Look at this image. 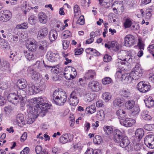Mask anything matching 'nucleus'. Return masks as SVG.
<instances>
[{"label": "nucleus", "mask_w": 154, "mask_h": 154, "mask_svg": "<svg viewBox=\"0 0 154 154\" xmlns=\"http://www.w3.org/2000/svg\"><path fill=\"white\" fill-rule=\"evenodd\" d=\"M102 98L106 102H108L111 98V94L108 92H105L103 94Z\"/></svg>", "instance_id": "c03bdc74"}, {"label": "nucleus", "mask_w": 154, "mask_h": 154, "mask_svg": "<svg viewBox=\"0 0 154 154\" xmlns=\"http://www.w3.org/2000/svg\"><path fill=\"white\" fill-rule=\"evenodd\" d=\"M6 100L3 97L0 95V106L4 105L6 102Z\"/></svg>", "instance_id": "338daca9"}, {"label": "nucleus", "mask_w": 154, "mask_h": 154, "mask_svg": "<svg viewBox=\"0 0 154 154\" xmlns=\"http://www.w3.org/2000/svg\"><path fill=\"white\" fill-rule=\"evenodd\" d=\"M135 122V120L131 118H126L124 121L123 123L124 125L126 127L131 126Z\"/></svg>", "instance_id": "c756f323"}, {"label": "nucleus", "mask_w": 154, "mask_h": 154, "mask_svg": "<svg viewBox=\"0 0 154 154\" xmlns=\"http://www.w3.org/2000/svg\"><path fill=\"white\" fill-rule=\"evenodd\" d=\"M19 38L18 36L16 35H13L11 36H9L8 40L12 44H16L18 41Z\"/></svg>", "instance_id": "37998d69"}, {"label": "nucleus", "mask_w": 154, "mask_h": 154, "mask_svg": "<svg viewBox=\"0 0 154 154\" xmlns=\"http://www.w3.org/2000/svg\"><path fill=\"white\" fill-rule=\"evenodd\" d=\"M88 86L89 88L94 92H98L102 89L101 84L98 82L94 80L88 83Z\"/></svg>", "instance_id": "423d86ee"}, {"label": "nucleus", "mask_w": 154, "mask_h": 154, "mask_svg": "<svg viewBox=\"0 0 154 154\" xmlns=\"http://www.w3.org/2000/svg\"><path fill=\"white\" fill-rule=\"evenodd\" d=\"M153 125L151 124H147L144 126V128L147 131H151L153 128Z\"/></svg>", "instance_id": "0e129e2a"}, {"label": "nucleus", "mask_w": 154, "mask_h": 154, "mask_svg": "<svg viewBox=\"0 0 154 154\" xmlns=\"http://www.w3.org/2000/svg\"><path fill=\"white\" fill-rule=\"evenodd\" d=\"M143 73V69L139 64L137 63L135 67L131 72L132 79L137 80L139 79L142 76Z\"/></svg>", "instance_id": "7ed1b4c3"}, {"label": "nucleus", "mask_w": 154, "mask_h": 154, "mask_svg": "<svg viewBox=\"0 0 154 154\" xmlns=\"http://www.w3.org/2000/svg\"><path fill=\"white\" fill-rule=\"evenodd\" d=\"M116 114L119 119L122 120L125 119L126 115L125 112L122 109L117 110L116 112Z\"/></svg>", "instance_id": "c85d7f7f"}, {"label": "nucleus", "mask_w": 154, "mask_h": 154, "mask_svg": "<svg viewBox=\"0 0 154 154\" xmlns=\"http://www.w3.org/2000/svg\"><path fill=\"white\" fill-rule=\"evenodd\" d=\"M32 66L33 67L34 66L35 68L37 69L38 71H41L43 66L42 63H41L40 61H37Z\"/></svg>", "instance_id": "49530a36"}, {"label": "nucleus", "mask_w": 154, "mask_h": 154, "mask_svg": "<svg viewBox=\"0 0 154 154\" xmlns=\"http://www.w3.org/2000/svg\"><path fill=\"white\" fill-rule=\"evenodd\" d=\"M33 101L36 103H35V105L33 106L31 105H28L27 111L32 112V114L35 115L36 117L37 116H45L48 111V104L44 103L43 100L41 97L34 98Z\"/></svg>", "instance_id": "f257e3e1"}, {"label": "nucleus", "mask_w": 154, "mask_h": 154, "mask_svg": "<svg viewBox=\"0 0 154 154\" xmlns=\"http://www.w3.org/2000/svg\"><path fill=\"white\" fill-rule=\"evenodd\" d=\"M135 43L134 37L132 35L128 34L127 35L125 38V46L130 47L134 45Z\"/></svg>", "instance_id": "9b49d317"}, {"label": "nucleus", "mask_w": 154, "mask_h": 154, "mask_svg": "<svg viewBox=\"0 0 154 154\" xmlns=\"http://www.w3.org/2000/svg\"><path fill=\"white\" fill-rule=\"evenodd\" d=\"M79 98L77 96V93L76 91H72L70 95L69 102L70 105L76 106L79 103Z\"/></svg>", "instance_id": "1a4fd4ad"}, {"label": "nucleus", "mask_w": 154, "mask_h": 154, "mask_svg": "<svg viewBox=\"0 0 154 154\" xmlns=\"http://www.w3.org/2000/svg\"><path fill=\"white\" fill-rule=\"evenodd\" d=\"M35 17L34 15H32L28 19V21L31 24L33 25L35 24Z\"/></svg>", "instance_id": "13d9d810"}, {"label": "nucleus", "mask_w": 154, "mask_h": 154, "mask_svg": "<svg viewBox=\"0 0 154 154\" xmlns=\"http://www.w3.org/2000/svg\"><path fill=\"white\" fill-rule=\"evenodd\" d=\"M119 59L117 60V61L116 63V66L120 69H126L127 64L128 63L127 62H125Z\"/></svg>", "instance_id": "b1692460"}, {"label": "nucleus", "mask_w": 154, "mask_h": 154, "mask_svg": "<svg viewBox=\"0 0 154 154\" xmlns=\"http://www.w3.org/2000/svg\"><path fill=\"white\" fill-rule=\"evenodd\" d=\"M95 96V94H94L91 93H88L85 96V100L90 102L94 99Z\"/></svg>", "instance_id": "4c0bfd02"}, {"label": "nucleus", "mask_w": 154, "mask_h": 154, "mask_svg": "<svg viewBox=\"0 0 154 154\" xmlns=\"http://www.w3.org/2000/svg\"><path fill=\"white\" fill-rule=\"evenodd\" d=\"M28 89V93L30 95L38 93L41 91L40 88L37 87H35L34 85L32 83L29 85Z\"/></svg>", "instance_id": "dca6fc26"}, {"label": "nucleus", "mask_w": 154, "mask_h": 154, "mask_svg": "<svg viewBox=\"0 0 154 154\" xmlns=\"http://www.w3.org/2000/svg\"><path fill=\"white\" fill-rule=\"evenodd\" d=\"M63 74L66 79L68 80L74 79L77 75L75 69L71 66H68L66 68Z\"/></svg>", "instance_id": "20e7f679"}, {"label": "nucleus", "mask_w": 154, "mask_h": 154, "mask_svg": "<svg viewBox=\"0 0 154 154\" xmlns=\"http://www.w3.org/2000/svg\"><path fill=\"white\" fill-rule=\"evenodd\" d=\"M113 140L115 142L119 143L121 142L122 139L125 136L123 132L119 129L115 130L113 133Z\"/></svg>", "instance_id": "0eeeda50"}, {"label": "nucleus", "mask_w": 154, "mask_h": 154, "mask_svg": "<svg viewBox=\"0 0 154 154\" xmlns=\"http://www.w3.org/2000/svg\"><path fill=\"white\" fill-rule=\"evenodd\" d=\"M96 76V73L95 70L90 69L85 73L84 77L86 79H90L94 78Z\"/></svg>", "instance_id": "6ab92c4d"}, {"label": "nucleus", "mask_w": 154, "mask_h": 154, "mask_svg": "<svg viewBox=\"0 0 154 154\" xmlns=\"http://www.w3.org/2000/svg\"><path fill=\"white\" fill-rule=\"evenodd\" d=\"M24 53L26 59L29 61L33 59V54L31 52L24 50Z\"/></svg>", "instance_id": "a19ab883"}, {"label": "nucleus", "mask_w": 154, "mask_h": 154, "mask_svg": "<svg viewBox=\"0 0 154 154\" xmlns=\"http://www.w3.org/2000/svg\"><path fill=\"white\" fill-rule=\"evenodd\" d=\"M57 33L56 31L52 30L49 34V38L51 42L54 41L57 38Z\"/></svg>", "instance_id": "7c9ffc66"}, {"label": "nucleus", "mask_w": 154, "mask_h": 154, "mask_svg": "<svg viewBox=\"0 0 154 154\" xmlns=\"http://www.w3.org/2000/svg\"><path fill=\"white\" fill-rule=\"evenodd\" d=\"M120 94L121 96L125 98H128L131 94L130 91L127 88H123L120 91Z\"/></svg>", "instance_id": "cd10ccee"}, {"label": "nucleus", "mask_w": 154, "mask_h": 154, "mask_svg": "<svg viewBox=\"0 0 154 154\" xmlns=\"http://www.w3.org/2000/svg\"><path fill=\"white\" fill-rule=\"evenodd\" d=\"M42 150V148L40 145H37L35 148V150L37 154H42V152L41 153Z\"/></svg>", "instance_id": "680f3d73"}, {"label": "nucleus", "mask_w": 154, "mask_h": 154, "mask_svg": "<svg viewBox=\"0 0 154 154\" xmlns=\"http://www.w3.org/2000/svg\"><path fill=\"white\" fill-rule=\"evenodd\" d=\"M114 5H115L117 8L118 11H119L121 13L123 12L124 8L122 2L119 1L117 3L115 2V4L113 5L112 6V7Z\"/></svg>", "instance_id": "58836bf2"}, {"label": "nucleus", "mask_w": 154, "mask_h": 154, "mask_svg": "<svg viewBox=\"0 0 154 154\" xmlns=\"http://www.w3.org/2000/svg\"><path fill=\"white\" fill-rule=\"evenodd\" d=\"M112 81L111 79L109 77H106L103 79L102 84L104 85H106L110 84Z\"/></svg>", "instance_id": "864d4df0"}, {"label": "nucleus", "mask_w": 154, "mask_h": 154, "mask_svg": "<svg viewBox=\"0 0 154 154\" xmlns=\"http://www.w3.org/2000/svg\"><path fill=\"white\" fill-rule=\"evenodd\" d=\"M143 118L146 121L151 120L152 117L149 114V112L147 110H143L141 113Z\"/></svg>", "instance_id": "72a5a7b5"}, {"label": "nucleus", "mask_w": 154, "mask_h": 154, "mask_svg": "<svg viewBox=\"0 0 154 154\" xmlns=\"http://www.w3.org/2000/svg\"><path fill=\"white\" fill-rule=\"evenodd\" d=\"M57 55L52 52H50V55L49 56V60L51 62L55 61L57 60L56 57H55Z\"/></svg>", "instance_id": "603ef678"}, {"label": "nucleus", "mask_w": 154, "mask_h": 154, "mask_svg": "<svg viewBox=\"0 0 154 154\" xmlns=\"http://www.w3.org/2000/svg\"><path fill=\"white\" fill-rule=\"evenodd\" d=\"M0 48L3 50L8 49L10 48L9 44L8 42L1 37H0Z\"/></svg>", "instance_id": "393cba45"}, {"label": "nucleus", "mask_w": 154, "mask_h": 154, "mask_svg": "<svg viewBox=\"0 0 154 154\" xmlns=\"http://www.w3.org/2000/svg\"><path fill=\"white\" fill-rule=\"evenodd\" d=\"M69 42L66 40H64L62 42L63 49L64 50H66L69 47Z\"/></svg>", "instance_id": "6e6d98bb"}, {"label": "nucleus", "mask_w": 154, "mask_h": 154, "mask_svg": "<svg viewBox=\"0 0 154 154\" xmlns=\"http://www.w3.org/2000/svg\"><path fill=\"white\" fill-rule=\"evenodd\" d=\"M27 71L32 74V78L35 80L38 79L40 76L39 73L34 71L32 66H31L28 68Z\"/></svg>", "instance_id": "412c9836"}, {"label": "nucleus", "mask_w": 154, "mask_h": 154, "mask_svg": "<svg viewBox=\"0 0 154 154\" xmlns=\"http://www.w3.org/2000/svg\"><path fill=\"white\" fill-rule=\"evenodd\" d=\"M119 59L117 60V61L116 63V66L120 69H126L127 64L128 63L127 62H125Z\"/></svg>", "instance_id": "5701e85b"}, {"label": "nucleus", "mask_w": 154, "mask_h": 154, "mask_svg": "<svg viewBox=\"0 0 154 154\" xmlns=\"http://www.w3.org/2000/svg\"><path fill=\"white\" fill-rule=\"evenodd\" d=\"M139 112V108L138 106H134L132 114L133 115L137 114Z\"/></svg>", "instance_id": "052dcab7"}, {"label": "nucleus", "mask_w": 154, "mask_h": 154, "mask_svg": "<svg viewBox=\"0 0 154 154\" xmlns=\"http://www.w3.org/2000/svg\"><path fill=\"white\" fill-rule=\"evenodd\" d=\"M86 110L88 113H93L96 111L95 106L94 105H91L90 106L87 107Z\"/></svg>", "instance_id": "8fccbe9b"}, {"label": "nucleus", "mask_w": 154, "mask_h": 154, "mask_svg": "<svg viewBox=\"0 0 154 154\" xmlns=\"http://www.w3.org/2000/svg\"><path fill=\"white\" fill-rule=\"evenodd\" d=\"M131 29L134 31H138L140 30V27L138 24H135L132 25L131 27Z\"/></svg>", "instance_id": "69168bd1"}, {"label": "nucleus", "mask_w": 154, "mask_h": 154, "mask_svg": "<svg viewBox=\"0 0 154 154\" xmlns=\"http://www.w3.org/2000/svg\"><path fill=\"white\" fill-rule=\"evenodd\" d=\"M49 68L51 69V72L53 73H57L59 72L57 69V66H49Z\"/></svg>", "instance_id": "5fc2aeb1"}, {"label": "nucleus", "mask_w": 154, "mask_h": 154, "mask_svg": "<svg viewBox=\"0 0 154 154\" xmlns=\"http://www.w3.org/2000/svg\"><path fill=\"white\" fill-rule=\"evenodd\" d=\"M120 143V146L122 148H125L128 151H131L133 149V146L128 138L125 136L122 139L121 142Z\"/></svg>", "instance_id": "39448f33"}, {"label": "nucleus", "mask_w": 154, "mask_h": 154, "mask_svg": "<svg viewBox=\"0 0 154 154\" xmlns=\"http://www.w3.org/2000/svg\"><path fill=\"white\" fill-rule=\"evenodd\" d=\"M118 59L124 61L128 60L130 59L128 53L125 51H122L119 52L117 54Z\"/></svg>", "instance_id": "2eb2a0df"}, {"label": "nucleus", "mask_w": 154, "mask_h": 154, "mask_svg": "<svg viewBox=\"0 0 154 154\" xmlns=\"http://www.w3.org/2000/svg\"><path fill=\"white\" fill-rule=\"evenodd\" d=\"M17 94L19 98L20 102L21 103V105L23 106L24 104V99L26 96V92L23 90L20 89L17 92Z\"/></svg>", "instance_id": "f3484780"}, {"label": "nucleus", "mask_w": 154, "mask_h": 154, "mask_svg": "<svg viewBox=\"0 0 154 154\" xmlns=\"http://www.w3.org/2000/svg\"><path fill=\"white\" fill-rule=\"evenodd\" d=\"M24 117L23 115L22 114L20 113L18 114L16 117V120L17 122V124L18 126H20L21 123H22L24 121Z\"/></svg>", "instance_id": "473e14b6"}, {"label": "nucleus", "mask_w": 154, "mask_h": 154, "mask_svg": "<svg viewBox=\"0 0 154 154\" xmlns=\"http://www.w3.org/2000/svg\"><path fill=\"white\" fill-rule=\"evenodd\" d=\"M144 101L146 106L148 108L152 107L154 105V101L151 97H149L148 99L145 100Z\"/></svg>", "instance_id": "ea45409f"}, {"label": "nucleus", "mask_w": 154, "mask_h": 154, "mask_svg": "<svg viewBox=\"0 0 154 154\" xmlns=\"http://www.w3.org/2000/svg\"><path fill=\"white\" fill-rule=\"evenodd\" d=\"M124 100L123 99L117 97L114 99L113 102V106L116 107H119L122 106Z\"/></svg>", "instance_id": "bb28decb"}, {"label": "nucleus", "mask_w": 154, "mask_h": 154, "mask_svg": "<svg viewBox=\"0 0 154 154\" xmlns=\"http://www.w3.org/2000/svg\"><path fill=\"white\" fill-rule=\"evenodd\" d=\"M11 17V13L9 11L5 10L0 11V21L6 22L8 21Z\"/></svg>", "instance_id": "6e6552de"}, {"label": "nucleus", "mask_w": 154, "mask_h": 154, "mask_svg": "<svg viewBox=\"0 0 154 154\" xmlns=\"http://www.w3.org/2000/svg\"><path fill=\"white\" fill-rule=\"evenodd\" d=\"M135 102L132 100H130L127 101L125 103V107L128 109L133 108L135 105Z\"/></svg>", "instance_id": "f704fd0d"}, {"label": "nucleus", "mask_w": 154, "mask_h": 154, "mask_svg": "<svg viewBox=\"0 0 154 154\" xmlns=\"http://www.w3.org/2000/svg\"><path fill=\"white\" fill-rule=\"evenodd\" d=\"M27 85L26 80L23 79H21L18 80L17 82V86L20 89L26 88Z\"/></svg>", "instance_id": "4be33fe9"}, {"label": "nucleus", "mask_w": 154, "mask_h": 154, "mask_svg": "<svg viewBox=\"0 0 154 154\" xmlns=\"http://www.w3.org/2000/svg\"><path fill=\"white\" fill-rule=\"evenodd\" d=\"M150 88V86L145 84L143 81L139 82L137 85V88L141 92L145 93L148 91Z\"/></svg>", "instance_id": "f8f14e48"}, {"label": "nucleus", "mask_w": 154, "mask_h": 154, "mask_svg": "<svg viewBox=\"0 0 154 154\" xmlns=\"http://www.w3.org/2000/svg\"><path fill=\"white\" fill-rule=\"evenodd\" d=\"M138 45L139 47L140 50H144V44L143 43V42L140 39H138Z\"/></svg>", "instance_id": "774afa93"}, {"label": "nucleus", "mask_w": 154, "mask_h": 154, "mask_svg": "<svg viewBox=\"0 0 154 154\" xmlns=\"http://www.w3.org/2000/svg\"><path fill=\"white\" fill-rule=\"evenodd\" d=\"M77 23L81 25H83L85 23L84 18L83 16H80L77 21Z\"/></svg>", "instance_id": "4d7b16f0"}, {"label": "nucleus", "mask_w": 154, "mask_h": 154, "mask_svg": "<svg viewBox=\"0 0 154 154\" xmlns=\"http://www.w3.org/2000/svg\"><path fill=\"white\" fill-rule=\"evenodd\" d=\"M144 134V131L142 129L138 128L135 131V135L137 137H138L139 140H140L142 138Z\"/></svg>", "instance_id": "c9c22d12"}, {"label": "nucleus", "mask_w": 154, "mask_h": 154, "mask_svg": "<svg viewBox=\"0 0 154 154\" xmlns=\"http://www.w3.org/2000/svg\"><path fill=\"white\" fill-rule=\"evenodd\" d=\"M8 101L12 103L16 104L20 101L19 98L17 94L15 93H11L9 94L7 97Z\"/></svg>", "instance_id": "4468645a"}, {"label": "nucleus", "mask_w": 154, "mask_h": 154, "mask_svg": "<svg viewBox=\"0 0 154 154\" xmlns=\"http://www.w3.org/2000/svg\"><path fill=\"white\" fill-rule=\"evenodd\" d=\"M53 99L56 104L61 106L66 102L67 96L65 92L62 89H57L54 92Z\"/></svg>", "instance_id": "f03ea898"}, {"label": "nucleus", "mask_w": 154, "mask_h": 154, "mask_svg": "<svg viewBox=\"0 0 154 154\" xmlns=\"http://www.w3.org/2000/svg\"><path fill=\"white\" fill-rule=\"evenodd\" d=\"M105 46L109 49H112L115 51H117L119 48V45L118 44L117 42L114 41L109 42L108 44H105Z\"/></svg>", "instance_id": "a211bd4d"}, {"label": "nucleus", "mask_w": 154, "mask_h": 154, "mask_svg": "<svg viewBox=\"0 0 154 154\" xmlns=\"http://www.w3.org/2000/svg\"><path fill=\"white\" fill-rule=\"evenodd\" d=\"M37 45H28L27 48L28 49L31 51H34L36 50Z\"/></svg>", "instance_id": "bf43d9fd"}, {"label": "nucleus", "mask_w": 154, "mask_h": 154, "mask_svg": "<svg viewBox=\"0 0 154 154\" xmlns=\"http://www.w3.org/2000/svg\"><path fill=\"white\" fill-rule=\"evenodd\" d=\"M103 129L105 133L107 135H110L113 133V129L111 126L105 125L103 127Z\"/></svg>", "instance_id": "e433bc0d"}, {"label": "nucleus", "mask_w": 154, "mask_h": 154, "mask_svg": "<svg viewBox=\"0 0 154 154\" xmlns=\"http://www.w3.org/2000/svg\"><path fill=\"white\" fill-rule=\"evenodd\" d=\"M72 140V135L69 134H65L62 135L59 138V140L60 142L65 144L71 142Z\"/></svg>", "instance_id": "ddd939ff"}, {"label": "nucleus", "mask_w": 154, "mask_h": 154, "mask_svg": "<svg viewBox=\"0 0 154 154\" xmlns=\"http://www.w3.org/2000/svg\"><path fill=\"white\" fill-rule=\"evenodd\" d=\"M27 112L29 114L30 116H32V118L28 119L27 120L28 124H31L33 122L35 119L38 116H37V117H36V116H35V115L32 114V112Z\"/></svg>", "instance_id": "09e8293b"}, {"label": "nucleus", "mask_w": 154, "mask_h": 154, "mask_svg": "<svg viewBox=\"0 0 154 154\" xmlns=\"http://www.w3.org/2000/svg\"><path fill=\"white\" fill-rule=\"evenodd\" d=\"M74 10L75 13V16H77L81 14V11L79 6L76 5L74 7Z\"/></svg>", "instance_id": "3c124183"}, {"label": "nucleus", "mask_w": 154, "mask_h": 154, "mask_svg": "<svg viewBox=\"0 0 154 154\" xmlns=\"http://www.w3.org/2000/svg\"><path fill=\"white\" fill-rule=\"evenodd\" d=\"M48 32V29L47 28H44L40 30L38 33L37 38L38 39H43L46 36Z\"/></svg>", "instance_id": "aec40b11"}, {"label": "nucleus", "mask_w": 154, "mask_h": 154, "mask_svg": "<svg viewBox=\"0 0 154 154\" xmlns=\"http://www.w3.org/2000/svg\"><path fill=\"white\" fill-rule=\"evenodd\" d=\"M111 59V56L108 54H106L104 56L103 58V60L104 62H107L110 61Z\"/></svg>", "instance_id": "e2e57ef3"}, {"label": "nucleus", "mask_w": 154, "mask_h": 154, "mask_svg": "<svg viewBox=\"0 0 154 154\" xmlns=\"http://www.w3.org/2000/svg\"><path fill=\"white\" fill-rule=\"evenodd\" d=\"M38 18L39 22L45 24L47 21V17L43 12H40L38 14Z\"/></svg>", "instance_id": "a878e982"}, {"label": "nucleus", "mask_w": 154, "mask_h": 154, "mask_svg": "<svg viewBox=\"0 0 154 154\" xmlns=\"http://www.w3.org/2000/svg\"><path fill=\"white\" fill-rule=\"evenodd\" d=\"M122 80L126 82H131L132 79L131 73H125L122 75Z\"/></svg>", "instance_id": "2f4dec72"}, {"label": "nucleus", "mask_w": 154, "mask_h": 154, "mask_svg": "<svg viewBox=\"0 0 154 154\" xmlns=\"http://www.w3.org/2000/svg\"><path fill=\"white\" fill-rule=\"evenodd\" d=\"M93 142L95 144H99L103 142V140L101 136L97 135L94 138Z\"/></svg>", "instance_id": "de8ad7c7"}, {"label": "nucleus", "mask_w": 154, "mask_h": 154, "mask_svg": "<svg viewBox=\"0 0 154 154\" xmlns=\"http://www.w3.org/2000/svg\"><path fill=\"white\" fill-rule=\"evenodd\" d=\"M145 144L150 149H154V136L153 135H147L144 140Z\"/></svg>", "instance_id": "9d476101"}, {"label": "nucleus", "mask_w": 154, "mask_h": 154, "mask_svg": "<svg viewBox=\"0 0 154 154\" xmlns=\"http://www.w3.org/2000/svg\"><path fill=\"white\" fill-rule=\"evenodd\" d=\"M132 20L130 18H126L124 23V25L125 28H128L130 27L132 24Z\"/></svg>", "instance_id": "79ce46f5"}, {"label": "nucleus", "mask_w": 154, "mask_h": 154, "mask_svg": "<svg viewBox=\"0 0 154 154\" xmlns=\"http://www.w3.org/2000/svg\"><path fill=\"white\" fill-rule=\"evenodd\" d=\"M22 8L24 10V13L26 14L27 12H29L30 9L29 8V5H28V2L26 1L24 2L22 4Z\"/></svg>", "instance_id": "a18cd8bd"}]
</instances>
